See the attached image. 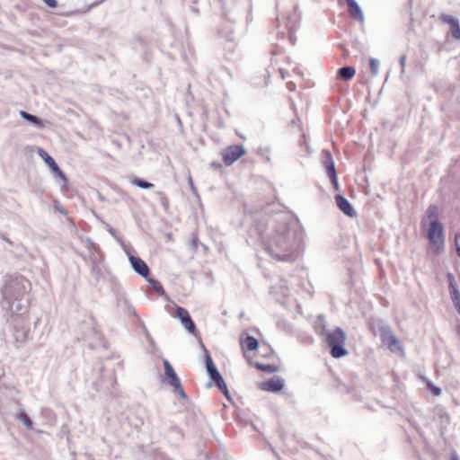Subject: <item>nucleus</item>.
Wrapping results in <instances>:
<instances>
[{"label":"nucleus","mask_w":460,"mask_h":460,"mask_svg":"<svg viewBox=\"0 0 460 460\" xmlns=\"http://www.w3.org/2000/svg\"><path fill=\"white\" fill-rule=\"evenodd\" d=\"M149 282L152 284V286L156 291H160L163 289L161 284L157 280L150 279Z\"/></svg>","instance_id":"473e14b6"},{"label":"nucleus","mask_w":460,"mask_h":460,"mask_svg":"<svg viewBox=\"0 0 460 460\" xmlns=\"http://www.w3.org/2000/svg\"><path fill=\"white\" fill-rule=\"evenodd\" d=\"M321 164L326 172L333 189L339 190L338 176L335 168V164L331 152L327 149H323L321 152Z\"/></svg>","instance_id":"20e7f679"},{"label":"nucleus","mask_w":460,"mask_h":460,"mask_svg":"<svg viewBox=\"0 0 460 460\" xmlns=\"http://www.w3.org/2000/svg\"><path fill=\"white\" fill-rule=\"evenodd\" d=\"M256 367L261 369V370H263L265 372H269V373H273V372L276 371V367L274 366H271V365L257 364Z\"/></svg>","instance_id":"cd10ccee"},{"label":"nucleus","mask_w":460,"mask_h":460,"mask_svg":"<svg viewBox=\"0 0 460 460\" xmlns=\"http://www.w3.org/2000/svg\"><path fill=\"white\" fill-rule=\"evenodd\" d=\"M173 389H174V392L182 399H186L187 398V395L181 386V384H178L176 385L173 386Z\"/></svg>","instance_id":"c85d7f7f"},{"label":"nucleus","mask_w":460,"mask_h":460,"mask_svg":"<svg viewBox=\"0 0 460 460\" xmlns=\"http://www.w3.org/2000/svg\"><path fill=\"white\" fill-rule=\"evenodd\" d=\"M447 277H448L449 279H453V275H452L451 273H448V274H447Z\"/></svg>","instance_id":"f704fd0d"},{"label":"nucleus","mask_w":460,"mask_h":460,"mask_svg":"<svg viewBox=\"0 0 460 460\" xmlns=\"http://www.w3.org/2000/svg\"><path fill=\"white\" fill-rule=\"evenodd\" d=\"M270 254L278 261H291L293 255L290 252V244L286 234L277 232L267 246Z\"/></svg>","instance_id":"7ed1b4c3"},{"label":"nucleus","mask_w":460,"mask_h":460,"mask_svg":"<svg viewBox=\"0 0 460 460\" xmlns=\"http://www.w3.org/2000/svg\"><path fill=\"white\" fill-rule=\"evenodd\" d=\"M164 367V375L165 378L168 381V384L172 387L181 383L179 377L177 376L175 371L173 370L172 365L167 359L163 360Z\"/></svg>","instance_id":"2eb2a0df"},{"label":"nucleus","mask_w":460,"mask_h":460,"mask_svg":"<svg viewBox=\"0 0 460 460\" xmlns=\"http://www.w3.org/2000/svg\"><path fill=\"white\" fill-rule=\"evenodd\" d=\"M382 343L385 345L391 351L394 352L398 349H402L399 344V341L393 332L390 326L386 327L384 332L379 334Z\"/></svg>","instance_id":"1a4fd4ad"},{"label":"nucleus","mask_w":460,"mask_h":460,"mask_svg":"<svg viewBox=\"0 0 460 460\" xmlns=\"http://www.w3.org/2000/svg\"><path fill=\"white\" fill-rule=\"evenodd\" d=\"M449 289L453 304L457 313L460 314V292L457 286L452 280L449 283Z\"/></svg>","instance_id":"6ab92c4d"},{"label":"nucleus","mask_w":460,"mask_h":460,"mask_svg":"<svg viewBox=\"0 0 460 460\" xmlns=\"http://www.w3.org/2000/svg\"><path fill=\"white\" fill-rule=\"evenodd\" d=\"M43 3L50 8H56L58 6L57 0H42Z\"/></svg>","instance_id":"2f4dec72"},{"label":"nucleus","mask_w":460,"mask_h":460,"mask_svg":"<svg viewBox=\"0 0 460 460\" xmlns=\"http://www.w3.org/2000/svg\"><path fill=\"white\" fill-rule=\"evenodd\" d=\"M282 21L286 28L288 30L290 33L289 37L290 40H292L291 31L295 30L299 21V15L297 13V10L295 4H292L288 11L282 13Z\"/></svg>","instance_id":"6e6552de"},{"label":"nucleus","mask_w":460,"mask_h":460,"mask_svg":"<svg viewBox=\"0 0 460 460\" xmlns=\"http://www.w3.org/2000/svg\"><path fill=\"white\" fill-rule=\"evenodd\" d=\"M31 282L21 275L7 276L1 288V305L6 312L7 322L16 332V340L24 341L30 332Z\"/></svg>","instance_id":"f257e3e1"},{"label":"nucleus","mask_w":460,"mask_h":460,"mask_svg":"<svg viewBox=\"0 0 460 460\" xmlns=\"http://www.w3.org/2000/svg\"><path fill=\"white\" fill-rule=\"evenodd\" d=\"M129 262L134 270L140 276L146 278L149 274V269L146 263L138 257L128 255Z\"/></svg>","instance_id":"ddd939ff"},{"label":"nucleus","mask_w":460,"mask_h":460,"mask_svg":"<svg viewBox=\"0 0 460 460\" xmlns=\"http://www.w3.org/2000/svg\"><path fill=\"white\" fill-rule=\"evenodd\" d=\"M261 389L268 392H279L284 387V381L279 377H274L261 385Z\"/></svg>","instance_id":"dca6fc26"},{"label":"nucleus","mask_w":460,"mask_h":460,"mask_svg":"<svg viewBox=\"0 0 460 460\" xmlns=\"http://www.w3.org/2000/svg\"><path fill=\"white\" fill-rule=\"evenodd\" d=\"M427 230H443V225L438 218L429 221V227Z\"/></svg>","instance_id":"bb28decb"},{"label":"nucleus","mask_w":460,"mask_h":460,"mask_svg":"<svg viewBox=\"0 0 460 460\" xmlns=\"http://www.w3.org/2000/svg\"><path fill=\"white\" fill-rule=\"evenodd\" d=\"M405 62H406V56L405 55L401 56L400 58H399V63H400L401 73L402 74L404 73Z\"/></svg>","instance_id":"7c9ffc66"},{"label":"nucleus","mask_w":460,"mask_h":460,"mask_svg":"<svg viewBox=\"0 0 460 460\" xmlns=\"http://www.w3.org/2000/svg\"><path fill=\"white\" fill-rule=\"evenodd\" d=\"M369 67L372 75H376L379 70V61L376 58H370L369 60Z\"/></svg>","instance_id":"393cba45"},{"label":"nucleus","mask_w":460,"mask_h":460,"mask_svg":"<svg viewBox=\"0 0 460 460\" xmlns=\"http://www.w3.org/2000/svg\"><path fill=\"white\" fill-rule=\"evenodd\" d=\"M17 420L21 421L27 429H32V422L29 416L25 412H21L17 416Z\"/></svg>","instance_id":"b1692460"},{"label":"nucleus","mask_w":460,"mask_h":460,"mask_svg":"<svg viewBox=\"0 0 460 460\" xmlns=\"http://www.w3.org/2000/svg\"><path fill=\"white\" fill-rule=\"evenodd\" d=\"M206 356H205V361H206V368L207 372L209 375L210 378L216 383L217 387L223 392L226 397L229 398V392L227 389V385L222 377L221 374L217 369L213 360L211 359L210 356L208 355V351L205 350Z\"/></svg>","instance_id":"39448f33"},{"label":"nucleus","mask_w":460,"mask_h":460,"mask_svg":"<svg viewBox=\"0 0 460 460\" xmlns=\"http://www.w3.org/2000/svg\"><path fill=\"white\" fill-rule=\"evenodd\" d=\"M304 141H305V143L306 144V138H305V136H304Z\"/></svg>","instance_id":"4c0bfd02"},{"label":"nucleus","mask_w":460,"mask_h":460,"mask_svg":"<svg viewBox=\"0 0 460 460\" xmlns=\"http://www.w3.org/2000/svg\"><path fill=\"white\" fill-rule=\"evenodd\" d=\"M20 115L22 119L29 121L32 125H34L37 128H42L44 127V123L42 119L35 115L30 114L26 111H21Z\"/></svg>","instance_id":"412c9836"},{"label":"nucleus","mask_w":460,"mask_h":460,"mask_svg":"<svg viewBox=\"0 0 460 460\" xmlns=\"http://www.w3.org/2000/svg\"><path fill=\"white\" fill-rule=\"evenodd\" d=\"M427 216L429 221L438 218V208L435 205H430L427 209Z\"/></svg>","instance_id":"a878e982"},{"label":"nucleus","mask_w":460,"mask_h":460,"mask_svg":"<svg viewBox=\"0 0 460 460\" xmlns=\"http://www.w3.org/2000/svg\"><path fill=\"white\" fill-rule=\"evenodd\" d=\"M356 70L353 66H346L339 68L337 75L343 81H349L354 77Z\"/></svg>","instance_id":"aec40b11"},{"label":"nucleus","mask_w":460,"mask_h":460,"mask_svg":"<svg viewBox=\"0 0 460 460\" xmlns=\"http://www.w3.org/2000/svg\"><path fill=\"white\" fill-rule=\"evenodd\" d=\"M389 325L385 320L380 318H370L368 321V329L375 335H379Z\"/></svg>","instance_id":"f3484780"},{"label":"nucleus","mask_w":460,"mask_h":460,"mask_svg":"<svg viewBox=\"0 0 460 460\" xmlns=\"http://www.w3.org/2000/svg\"><path fill=\"white\" fill-rule=\"evenodd\" d=\"M259 345V342H258V340L255 339L254 337H252V336H248L244 341V346L247 348V349L249 350H254L257 349Z\"/></svg>","instance_id":"5701e85b"},{"label":"nucleus","mask_w":460,"mask_h":460,"mask_svg":"<svg viewBox=\"0 0 460 460\" xmlns=\"http://www.w3.org/2000/svg\"><path fill=\"white\" fill-rule=\"evenodd\" d=\"M335 199L339 209L342 211L346 216L352 217L356 215L355 209L345 197L342 195H337Z\"/></svg>","instance_id":"4468645a"},{"label":"nucleus","mask_w":460,"mask_h":460,"mask_svg":"<svg viewBox=\"0 0 460 460\" xmlns=\"http://www.w3.org/2000/svg\"><path fill=\"white\" fill-rule=\"evenodd\" d=\"M37 153L39 156L50 167L57 177L61 179L64 182L67 181L66 175L60 170L55 160L43 148H39Z\"/></svg>","instance_id":"9d476101"},{"label":"nucleus","mask_w":460,"mask_h":460,"mask_svg":"<svg viewBox=\"0 0 460 460\" xmlns=\"http://www.w3.org/2000/svg\"><path fill=\"white\" fill-rule=\"evenodd\" d=\"M244 154L245 149L242 145L229 146L222 151L223 160L226 165L233 164Z\"/></svg>","instance_id":"0eeeda50"},{"label":"nucleus","mask_w":460,"mask_h":460,"mask_svg":"<svg viewBox=\"0 0 460 460\" xmlns=\"http://www.w3.org/2000/svg\"><path fill=\"white\" fill-rule=\"evenodd\" d=\"M439 20L443 23H447L450 26V32L456 40H460V24L457 18L448 14L441 13Z\"/></svg>","instance_id":"9b49d317"},{"label":"nucleus","mask_w":460,"mask_h":460,"mask_svg":"<svg viewBox=\"0 0 460 460\" xmlns=\"http://www.w3.org/2000/svg\"><path fill=\"white\" fill-rule=\"evenodd\" d=\"M455 243L456 247L457 255L460 257V232L455 235Z\"/></svg>","instance_id":"c756f323"},{"label":"nucleus","mask_w":460,"mask_h":460,"mask_svg":"<svg viewBox=\"0 0 460 460\" xmlns=\"http://www.w3.org/2000/svg\"><path fill=\"white\" fill-rule=\"evenodd\" d=\"M176 314L177 317L181 320L186 330L190 333L195 334L196 327L188 311L182 307L178 306L176 309Z\"/></svg>","instance_id":"f8f14e48"},{"label":"nucleus","mask_w":460,"mask_h":460,"mask_svg":"<svg viewBox=\"0 0 460 460\" xmlns=\"http://www.w3.org/2000/svg\"><path fill=\"white\" fill-rule=\"evenodd\" d=\"M56 208H57L60 212H62V213L64 212V211L61 209V208H58V206H57Z\"/></svg>","instance_id":"c9c22d12"},{"label":"nucleus","mask_w":460,"mask_h":460,"mask_svg":"<svg viewBox=\"0 0 460 460\" xmlns=\"http://www.w3.org/2000/svg\"><path fill=\"white\" fill-rule=\"evenodd\" d=\"M429 240V251L435 255L444 252V235L443 232H427Z\"/></svg>","instance_id":"423d86ee"},{"label":"nucleus","mask_w":460,"mask_h":460,"mask_svg":"<svg viewBox=\"0 0 460 460\" xmlns=\"http://www.w3.org/2000/svg\"><path fill=\"white\" fill-rule=\"evenodd\" d=\"M429 388L432 391V393L435 394V395H439L441 394V389L435 386L434 385L432 384H429Z\"/></svg>","instance_id":"72a5a7b5"},{"label":"nucleus","mask_w":460,"mask_h":460,"mask_svg":"<svg viewBox=\"0 0 460 460\" xmlns=\"http://www.w3.org/2000/svg\"><path fill=\"white\" fill-rule=\"evenodd\" d=\"M346 3L351 17H353L358 22H363L364 14L358 4L355 0H346Z\"/></svg>","instance_id":"a211bd4d"},{"label":"nucleus","mask_w":460,"mask_h":460,"mask_svg":"<svg viewBox=\"0 0 460 460\" xmlns=\"http://www.w3.org/2000/svg\"><path fill=\"white\" fill-rule=\"evenodd\" d=\"M320 335L332 358H341L348 355L349 351L345 348L347 335L341 327L332 330L323 327Z\"/></svg>","instance_id":"f03ea898"},{"label":"nucleus","mask_w":460,"mask_h":460,"mask_svg":"<svg viewBox=\"0 0 460 460\" xmlns=\"http://www.w3.org/2000/svg\"><path fill=\"white\" fill-rule=\"evenodd\" d=\"M318 321H322V316L318 315Z\"/></svg>","instance_id":"e433bc0d"},{"label":"nucleus","mask_w":460,"mask_h":460,"mask_svg":"<svg viewBox=\"0 0 460 460\" xmlns=\"http://www.w3.org/2000/svg\"><path fill=\"white\" fill-rule=\"evenodd\" d=\"M129 181L132 185H135L141 189L150 190L155 187V185L153 183L146 181L137 176H131L129 178Z\"/></svg>","instance_id":"4be33fe9"}]
</instances>
